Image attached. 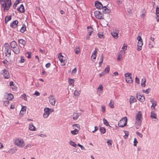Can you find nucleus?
<instances>
[{"label": "nucleus", "mask_w": 159, "mask_h": 159, "mask_svg": "<svg viewBox=\"0 0 159 159\" xmlns=\"http://www.w3.org/2000/svg\"><path fill=\"white\" fill-rule=\"evenodd\" d=\"M142 120V113L139 111L135 115V125L136 128L139 129V128L141 124Z\"/></svg>", "instance_id": "f257e3e1"}, {"label": "nucleus", "mask_w": 159, "mask_h": 159, "mask_svg": "<svg viewBox=\"0 0 159 159\" xmlns=\"http://www.w3.org/2000/svg\"><path fill=\"white\" fill-rule=\"evenodd\" d=\"M0 2L4 11L9 10L11 5V0H0Z\"/></svg>", "instance_id": "f03ea898"}, {"label": "nucleus", "mask_w": 159, "mask_h": 159, "mask_svg": "<svg viewBox=\"0 0 159 159\" xmlns=\"http://www.w3.org/2000/svg\"><path fill=\"white\" fill-rule=\"evenodd\" d=\"M14 144L19 148H22L25 146V143L23 139L21 138H17L14 140Z\"/></svg>", "instance_id": "7ed1b4c3"}, {"label": "nucleus", "mask_w": 159, "mask_h": 159, "mask_svg": "<svg viewBox=\"0 0 159 159\" xmlns=\"http://www.w3.org/2000/svg\"><path fill=\"white\" fill-rule=\"evenodd\" d=\"M54 110L52 108H50L48 107H45L44 109V113L43 117L44 118H47L50 114L53 112Z\"/></svg>", "instance_id": "20e7f679"}, {"label": "nucleus", "mask_w": 159, "mask_h": 159, "mask_svg": "<svg viewBox=\"0 0 159 159\" xmlns=\"http://www.w3.org/2000/svg\"><path fill=\"white\" fill-rule=\"evenodd\" d=\"M5 53L6 56L9 57L11 55V50L9 44L5 43L4 45Z\"/></svg>", "instance_id": "39448f33"}, {"label": "nucleus", "mask_w": 159, "mask_h": 159, "mask_svg": "<svg viewBox=\"0 0 159 159\" xmlns=\"http://www.w3.org/2000/svg\"><path fill=\"white\" fill-rule=\"evenodd\" d=\"M58 58L61 62V66H64L66 64L67 62L66 58L62 56L61 53L59 54Z\"/></svg>", "instance_id": "423d86ee"}, {"label": "nucleus", "mask_w": 159, "mask_h": 159, "mask_svg": "<svg viewBox=\"0 0 159 159\" xmlns=\"http://www.w3.org/2000/svg\"><path fill=\"white\" fill-rule=\"evenodd\" d=\"M137 39L138 41L137 49L138 51H140L142 49V46L143 45V41L141 37L139 36H138L137 38Z\"/></svg>", "instance_id": "0eeeda50"}, {"label": "nucleus", "mask_w": 159, "mask_h": 159, "mask_svg": "<svg viewBox=\"0 0 159 159\" xmlns=\"http://www.w3.org/2000/svg\"><path fill=\"white\" fill-rule=\"evenodd\" d=\"M127 117H125L123 118L119 122L118 125L119 127H123L125 126L127 123Z\"/></svg>", "instance_id": "6e6552de"}, {"label": "nucleus", "mask_w": 159, "mask_h": 159, "mask_svg": "<svg viewBox=\"0 0 159 159\" xmlns=\"http://www.w3.org/2000/svg\"><path fill=\"white\" fill-rule=\"evenodd\" d=\"M125 80L128 83H131L133 82V79L132 78V74L129 73H127L125 74Z\"/></svg>", "instance_id": "1a4fd4ad"}, {"label": "nucleus", "mask_w": 159, "mask_h": 159, "mask_svg": "<svg viewBox=\"0 0 159 159\" xmlns=\"http://www.w3.org/2000/svg\"><path fill=\"white\" fill-rule=\"evenodd\" d=\"M88 33L86 36L87 40H89L90 39V36L91 35L92 33L93 32V30L92 27L90 26L87 27Z\"/></svg>", "instance_id": "9d476101"}, {"label": "nucleus", "mask_w": 159, "mask_h": 159, "mask_svg": "<svg viewBox=\"0 0 159 159\" xmlns=\"http://www.w3.org/2000/svg\"><path fill=\"white\" fill-rule=\"evenodd\" d=\"M94 14L95 17L98 19H101L104 18L103 14L98 11H95L94 12Z\"/></svg>", "instance_id": "9b49d317"}, {"label": "nucleus", "mask_w": 159, "mask_h": 159, "mask_svg": "<svg viewBox=\"0 0 159 159\" xmlns=\"http://www.w3.org/2000/svg\"><path fill=\"white\" fill-rule=\"evenodd\" d=\"M1 74L3 75L5 79H8L10 77V75L9 72L8 71L5 69L1 71Z\"/></svg>", "instance_id": "f8f14e48"}, {"label": "nucleus", "mask_w": 159, "mask_h": 159, "mask_svg": "<svg viewBox=\"0 0 159 159\" xmlns=\"http://www.w3.org/2000/svg\"><path fill=\"white\" fill-rule=\"evenodd\" d=\"M119 30H115L111 33L112 36L115 39H117L118 38V34Z\"/></svg>", "instance_id": "ddd939ff"}, {"label": "nucleus", "mask_w": 159, "mask_h": 159, "mask_svg": "<svg viewBox=\"0 0 159 159\" xmlns=\"http://www.w3.org/2000/svg\"><path fill=\"white\" fill-rule=\"evenodd\" d=\"M103 86L102 85L100 84L97 89V94L99 96H100L103 93Z\"/></svg>", "instance_id": "4468645a"}, {"label": "nucleus", "mask_w": 159, "mask_h": 159, "mask_svg": "<svg viewBox=\"0 0 159 159\" xmlns=\"http://www.w3.org/2000/svg\"><path fill=\"white\" fill-rule=\"evenodd\" d=\"M136 97L141 102H143L145 100L144 96L143 95H141L139 94H136Z\"/></svg>", "instance_id": "2eb2a0df"}, {"label": "nucleus", "mask_w": 159, "mask_h": 159, "mask_svg": "<svg viewBox=\"0 0 159 159\" xmlns=\"http://www.w3.org/2000/svg\"><path fill=\"white\" fill-rule=\"evenodd\" d=\"M49 99L50 104L52 105H54L56 102V100L53 96L52 95L50 96L49 97Z\"/></svg>", "instance_id": "dca6fc26"}, {"label": "nucleus", "mask_w": 159, "mask_h": 159, "mask_svg": "<svg viewBox=\"0 0 159 159\" xmlns=\"http://www.w3.org/2000/svg\"><path fill=\"white\" fill-rule=\"evenodd\" d=\"M127 48V45L125 43L123 44V46L122 48V50L120 51V54H125V51Z\"/></svg>", "instance_id": "f3484780"}, {"label": "nucleus", "mask_w": 159, "mask_h": 159, "mask_svg": "<svg viewBox=\"0 0 159 159\" xmlns=\"http://www.w3.org/2000/svg\"><path fill=\"white\" fill-rule=\"evenodd\" d=\"M97 48H96L92 53L91 58L92 61H94V60L96 58L97 54Z\"/></svg>", "instance_id": "a211bd4d"}, {"label": "nucleus", "mask_w": 159, "mask_h": 159, "mask_svg": "<svg viewBox=\"0 0 159 159\" xmlns=\"http://www.w3.org/2000/svg\"><path fill=\"white\" fill-rule=\"evenodd\" d=\"M137 101V100L135 97L133 96H131L129 99V102L130 105H131L133 103Z\"/></svg>", "instance_id": "6ab92c4d"}, {"label": "nucleus", "mask_w": 159, "mask_h": 159, "mask_svg": "<svg viewBox=\"0 0 159 159\" xmlns=\"http://www.w3.org/2000/svg\"><path fill=\"white\" fill-rule=\"evenodd\" d=\"M95 6L98 9H102L103 7L101 3L98 1L95 2Z\"/></svg>", "instance_id": "aec40b11"}, {"label": "nucleus", "mask_w": 159, "mask_h": 159, "mask_svg": "<svg viewBox=\"0 0 159 159\" xmlns=\"http://www.w3.org/2000/svg\"><path fill=\"white\" fill-rule=\"evenodd\" d=\"M18 21L17 20H14L11 23V27L15 28H16L18 25Z\"/></svg>", "instance_id": "412c9836"}, {"label": "nucleus", "mask_w": 159, "mask_h": 159, "mask_svg": "<svg viewBox=\"0 0 159 159\" xmlns=\"http://www.w3.org/2000/svg\"><path fill=\"white\" fill-rule=\"evenodd\" d=\"M103 12L105 14H109L111 12V10L106 6H104L102 8Z\"/></svg>", "instance_id": "4be33fe9"}, {"label": "nucleus", "mask_w": 159, "mask_h": 159, "mask_svg": "<svg viewBox=\"0 0 159 159\" xmlns=\"http://www.w3.org/2000/svg\"><path fill=\"white\" fill-rule=\"evenodd\" d=\"M75 80L71 78H69L68 80V83L69 85L71 86L72 87H73L74 86V82Z\"/></svg>", "instance_id": "5701e85b"}, {"label": "nucleus", "mask_w": 159, "mask_h": 159, "mask_svg": "<svg viewBox=\"0 0 159 159\" xmlns=\"http://www.w3.org/2000/svg\"><path fill=\"white\" fill-rule=\"evenodd\" d=\"M29 129L32 131H35L36 130V128L34 126L32 123H31L29 125Z\"/></svg>", "instance_id": "b1692460"}, {"label": "nucleus", "mask_w": 159, "mask_h": 159, "mask_svg": "<svg viewBox=\"0 0 159 159\" xmlns=\"http://www.w3.org/2000/svg\"><path fill=\"white\" fill-rule=\"evenodd\" d=\"M150 102L152 104V105L151 106V108L152 110H155V107L157 105V103L156 102L154 101L152 99L151 100Z\"/></svg>", "instance_id": "393cba45"}, {"label": "nucleus", "mask_w": 159, "mask_h": 159, "mask_svg": "<svg viewBox=\"0 0 159 159\" xmlns=\"http://www.w3.org/2000/svg\"><path fill=\"white\" fill-rule=\"evenodd\" d=\"M156 17L157 21H159V8L157 7L156 8Z\"/></svg>", "instance_id": "a878e982"}, {"label": "nucleus", "mask_w": 159, "mask_h": 159, "mask_svg": "<svg viewBox=\"0 0 159 159\" xmlns=\"http://www.w3.org/2000/svg\"><path fill=\"white\" fill-rule=\"evenodd\" d=\"M17 10L20 12L23 13L25 11V9L23 4L20 5V6L17 9Z\"/></svg>", "instance_id": "bb28decb"}, {"label": "nucleus", "mask_w": 159, "mask_h": 159, "mask_svg": "<svg viewBox=\"0 0 159 159\" xmlns=\"http://www.w3.org/2000/svg\"><path fill=\"white\" fill-rule=\"evenodd\" d=\"M6 96L7 97V99L9 100H11L14 98L13 95L10 93L7 94V96L6 95Z\"/></svg>", "instance_id": "cd10ccee"}, {"label": "nucleus", "mask_w": 159, "mask_h": 159, "mask_svg": "<svg viewBox=\"0 0 159 159\" xmlns=\"http://www.w3.org/2000/svg\"><path fill=\"white\" fill-rule=\"evenodd\" d=\"M12 51L16 54H19L20 52L19 48L17 47L12 49Z\"/></svg>", "instance_id": "c85d7f7f"}, {"label": "nucleus", "mask_w": 159, "mask_h": 159, "mask_svg": "<svg viewBox=\"0 0 159 159\" xmlns=\"http://www.w3.org/2000/svg\"><path fill=\"white\" fill-rule=\"evenodd\" d=\"M10 45L11 48L13 49L17 46V44L15 41H12L10 43Z\"/></svg>", "instance_id": "c756f323"}, {"label": "nucleus", "mask_w": 159, "mask_h": 159, "mask_svg": "<svg viewBox=\"0 0 159 159\" xmlns=\"http://www.w3.org/2000/svg\"><path fill=\"white\" fill-rule=\"evenodd\" d=\"M20 44H21L23 46H24L26 43V41L23 39H20L18 40Z\"/></svg>", "instance_id": "7c9ffc66"}, {"label": "nucleus", "mask_w": 159, "mask_h": 159, "mask_svg": "<svg viewBox=\"0 0 159 159\" xmlns=\"http://www.w3.org/2000/svg\"><path fill=\"white\" fill-rule=\"evenodd\" d=\"M79 116H80V115L79 113H75L73 114V119L75 120H76L78 118Z\"/></svg>", "instance_id": "2f4dec72"}, {"label": "nucleus", "mask_w": 159, "mask_h": 159, "mask_svg": "<svg viewBox=\"0 0 159 159\" xmlns=\"http://www.w3.org/2000/svg\"><path fill=\"white\" fill-rule=\"evenodd\" d=\"M114 102L113 100H111L108 104L109 106L111 108H113L114 107Z\"/></svg>", "instance_id": "473e14b6"}, {"label": "nucleus", "mask_w": 159, "mask_h": 159, "mask_svg": "<svg viewBox=\"0 0 159 159\" xmlns=\"http://www.w3.org/2000/svg\"><path fill=\"white\" fill-rule=\"evenodd\" d=\"M146 82V78H143L141 80V86L143 87H145V83Z\"/></svg>", "instance_id": "72a5a7b5"}, {"label": "nucleus", "mask_w": 159, "mask_h": 159, "mask_svg": "<svg viewBox=\"0 0 159 159\" xmlns=\"http://www.w3.org/2000/svg\"><path fill=\"white\" fill-rule=\"evenodd\" d=\"M81 93L80 90H75L74 93V95L76 97H78L80 96Z\"/></svg>", "instance_id": "f704fd0d"}, {"label": "nucleus", "mask_w": 159, "mask_h": 159, "mask_svg": "<svg viewBox=\"0 0 159 159\" xmlns=\"http://www.w3.org/2000/svg\"><path fill=\"white\" fill-rule=\"evenodd\" d=\"M151 118L152 119H156L157 118V115L154 112V111H151Z\"/></svg>", "instance_id": "c9c22d12"}, {"label": "nucleus", "mask_w": 159, "mask_h": 159, "mask_svg": "<svg viewBox=\"0 0 159 159\" xmlns=\"http://www.w3.org/2000/svg\"><path fill=\"white\" fill-rule=\"evenodd\" d=\"M16 149L12 148L10 149L7 152V153H9L10 154H13L16 152Z\"/></svg>", "instance_id": "e433bc0d"}, {"label": "nucleus", "mask_w": 159, "mask_h": 159, "mask_svg": "<svg viewBox=\"0 0 159 159\" xmlns=\"http://www.w3.org/2000/svg\"><path fill=\"white\" fill-rule=\"evenodd\" d=\"M110 70V67L109 66H107L103 71L106 74L109 73Z\"/></svg>", "instance_id": "4c0bfd02"}, {"label": "nucleus", "mask_w": 159, "mask_h": 159, "mask_svg": "<svg viewBox=\"0 0 159 159\" xmlns=\"http://www.w3.org/2000/svg\"><path fill=\"white\" fill-rule=\"evenodd\" d=\"M103 123L105 125L107 126H109L111 127V126L109 125V123L108 122L106 119L105 118H103Z\"/></svg>", "instance_id": "58836bf2"}, {"label": "nucleus", "mask_w": 159, "mask_h": 159, "mask_svg": "<svg viewBox=\"0 0 159 159\" xmlns=\"http://www.w3.org/2000/svg\"><path fill=\"white\" fill-rule=\"evenodd\" d=\"M79 132L78 130L77 129H75V130H72L71 131V134L73 135H75L77 134Z\"/></svg>", "instance_id": "ea45409f"}, {"label": "nucleus", "mask_w": 159, "mask_h": 159, "mask_svg": "<svg viewBox=\"0 0 159 159\" xmlns=\"http://www.w3.org/2000/svg\"><path fill=\"white\" fill-rule=\"evenodd\" d=\"M75 53L76 54H79L80 53V48L78 47H76V48L75 49Z\"/></svg>", "instance_id": "a19ab883"}, {"label": "nucleus", "mask_w": 159, "mask_h": 159, "mask_svg": "<svg viewBox=\"0 0 159 159\" xmlns=\"http://www.w3.org/2000/svg\"><path fill=\"white\" fill-rule=\"evenodd\" d=\"M11 16H7L5 18V22L6 23H7L8 21L11 20Z\"/></svg>", "instance_id": "79ce46f5"}, {"label": "nucleus", "mask_w": 159, "mask_h": 159, "mask_svg": "<svg viewBox=\"0 0 159 159\" xmlns=\"http://www.w3.org/2000/svg\"><path fill=\"white\" fill-rule=\"evenodd\" d=\"M26 26L25 25H23L20 30V31L21 33H24L26 30Z\"/></svg>", "instance_id": "37998d69"}, {"label": "nucleus", "mask_w": 159, "mask_h": 159, "mask_svg": "<svg viewBox=\"0 0 159 159\" xmlns=\"http://www.w3.org/2000/svg\"><path fill=\"white\" fill-rule=\"evenodd\" d=\"M69 143L70 145L74 147H76V144L74 142L72 141H70L69 142Z\"/></svg>", "instance_id": "c03bdc74"}, {"label": "nucleus", "mask_w": 159, "mask_h": 159, "mask_svg": "<svg viewBox=\"0 0 159 159\" xmlns=\"http://www.w3.org/2000/svg\"><path fill=\"white\" fill-rule=\"evenodd\" d=\"M25 60L23 56H21L20 57V60L19 61V62L20 63H23L25 62Z\"/></svg>", "instance_id": "a18cd8bd"}, {"label": "nucleus", "mask_w": 159, "mask_h": 159, "mask_svg": "<svg viewBox=\"0 0 159 159\" xmlns=\"http://www.w3.org/2000/svg\"><path fill=\"white\" fill-rule=\"evenodd\" d=\"M100 61L99 62V64L100 66H101L102 64L103 60V55H102L100 58Z\"/></svg>", "instance_id": "49530a36"}, {"label": "nucleus", "mask_w": 159, "mask_h": 159, "mask_svg": "<svg viewBox=\"0 0 159 159\" xmlns=\"http://www.w3.org/2000/svg\"><path fill=\"white\" fill-rule=\"evenodd\" d=\"M26 108L25 106H23L21 110L20 113L21 114L24 113L25 112L26 110Z\"/></svg>", "instance_id": "de8ad7c7"}, {"label": "nucleus", "mask_w": 159, "mask_h": 159, "mask_svg": "<svg viewBox=\"0 0 159 159\" xmlns=\"http://www.w3.org/2000/svg\"><path fill=\"white\" fill-rule=\"evenodd\" d=\"M155 43L154 42H152L150 41L149 44V46L150 48H151L153 47L154 45H155Z\"/></svg>", "instance_id": "09e8293b"}, {"label": "nucleus", "mask_w": 159, "mask_h": 159, "mask_svg": "<svg viewBox=\"0 0 159 159\" xmlns=\"http://www.w3.org/2000/svg\"><path fill=\"white\" fill-rule=\"evenodd\" d=\"M108 146H111L112 144V141L111 139L107 140V142Z\"/></svg>", "instance_id": "8fccbe9b"}, {"label": "nucleus", "mask_w": 159, "mask_h": 159, "mask_svg": "<svg viewBox=\"0 0 159 159\" xmlns=\"http://www.w3.org/2000/svg\"><path fill=\"white\" fill-rule=\"evenodd\" d=\"M100 130L101 132L103 134H104L106 132V129L104 127H101Z\"/></svg>", "instance_id": "3c124183"}, {"label": "nucleus", "mask_w": 159, "mask_h": 159, "mask_svg": "<svg viewBox=\"0 0 159 159\" xmlns=\"http://www.w3.org/2000/svg\"><path fill=\"white\" fill-rule=\"evenodd\" d=\"M9 103V101L7 100L3 102V105L5 106H7Z\"/></svg>", "instance_id": "603ef678"}, {"label": "nucleus", "mask_w": 159, "mask_h": 159, "mask_svg": "<svg viewBox=\"0 0 159 159\" xmlns=\"http://www.w3.org/2000/svg\"><path fill=\"white\" fill-rule=\"evenodd\" d=\"M125 133V135L124 136V138L125 139H126L127 138L129 135V132L127 131H124Z\"/></svg>", "instance_id": "864d4df0"}, {"label": "nucleus", "mask_w": 159, "mask_h": 159, "mask_svg": "<svg viewBox=\"0 0 159 159\" xmlns=\"http://www.w3.org/2000/svg\"><path fill=\"white\" fill-rule=\"evenodd\" d=\"M21 97L22 99H24L25 100H27L26 96L25 94L24 93V94H23L21 96Z\"/></svg>", "instance_id": "5fc2aeb1"}, {"label": "nucleus", "mask_w": 159, "mask_h": 159, "mask_svg": "<svg viewBox=\"0 0 159 159\" xmlns=\"http://www.w3.org/2000/svg\"><path fill=\"white\" fill-rule=\"evenodd\" d=\"M11 88L12 89L13 91H16L17 88V87L15 85H14L13 86H11Z\"/></svg>", "instance_id": "6e6d98bb"}, {"label": "nucleus", "mask_w": 159, "mask_h": 159, "mask_svg": "<svg viewBox=\"0 0 159 159\" xmlns=\"http://www.w3.org/2000/svg\"><path fill=\"white\" fill-rule=\"evenodd\" d=\"M150 89H148L146 90H143L142 92L144 93H146L148 94L149 93V92L150 91Z\"/></svg>", "instance_id": "4d7b16f0"}, {"label": "nucleus", "mask_w": 159, "mask_h": 159, "mask_svg": "<svg viewBox=\"0 0 159 159\" xmlns=\"http://www.w3.org/2000/svg\"><path fill=\"white\" fill-rule=\"evenodd\" d=\"M124 55L120 54H120L118 55L117 57V60L119 61H120L122 58V55Z\"/></svg>", "instance_id": "13d9d810"}, {"label": "nucleus", "mask_w": 159, "mask_h": 159, "mask_svg": "<svg viewBox=\"0 0 159 159\" xmlns=\"http://www.w3.org/2000/svg\"><path fill=\"white\" fill-rule=\"evenodd\" d=\"M102 111L103 113H104L105 112L106 107L104 105H102L101 106Z\"/></svg>", "instance_id": "bf43d9fd"}, {"label": "nucleus", "mask_w": 159, "mask_h": 159, "mask_svg": "<svg viewBox=\"0 0 159 159\" xmlns=\"http://www.w3.org/2000/svg\"><path fill=\"white\" fill-rule=\"evenodd\" d=\"M31 146H32L31 144H28L25 147V148L27 149H28L29 148H31Z\"/></svg>", "instance_id": "052dcab7"}, {"label": "nucleus", "mask_w": 159, "mask_h": 159, "mask_svg": "<svg viewBox=\"0 0 159 159\" xmlns=\"http://www.w3.org/2000/svg\"><path fill=\"white\" fill-rule=\"evenodd\" d=\"M136 134L140 137L142 138L143 136L142 134H141V133L139 132H136Z\"/></svg>", "instance_id": "680f3d73"}, {"label": "nucleus", "mask_w": 159, "mask_h": 159, "mask_svg": "<svg viewBox=\"0 0 159 159\" xmlns=\"http://www.w3.org/2000/svg\"><path fill=\"white\" fill-rule=\"evenodd\" d=\"M106 74V73L104 71H103L102 72L99 74V75L101 77L104 76Z\"/></svg>", "instance_id": "e2e57ef3"}, {"label": "nucleus", "mask_w": 159, "mask_h": 159, "mask_svg": "<svg viewBox=\"0 0 159 159\" xmlns=\"http://www.w3.org/2000/svg\"><path fill=\"white\" fill-rule=\"evenodd\" d=\"M134 146H136L137 145V143H138V141L136 138L134 139Z\"/></svg>", "instance_id": "0e129e2a"}, {"label": "nucleus", "mask_w": 159, "mask_h": 159, "mask_svg": "<svg viewBox=\"0 0 159 159\" xmlns=\"http://www.w3.org/2000/svg\"><path fill=\"white\" fill-rule=\"evenodd\" d=\"M135 82L137 84H139V80L137 77H136L135 78Z\"/></svg>", "instance_id": "69168bd1"}, {"label": "nucleus", "mask_w": 159, "mask_h": 159, "mask_svg": "<svg viewBox=\"0 0 159 159\" xmlns=\"http://www.w3.org/2000/svg\"><path fill=\"white\" fill-rule=\"evenodd\" d=\"M34 94L36 96H39L40 94V93L37 91H36L34 93Z\"/></svg>", "instance_id": "338daca9"}, {"label": "nucleus", "mask_w": 159, "mask_h": 159, "mask_svg": "<svg viewBox=\"0 0 159 159\" xmlns=\"http://www.w3.org/2000/svg\"><path fill=\"white\" fill-rule=\"evenodd\" d=\"M98 37L99 38L102 39L103 37V35L102 34H98Z\"/></svg>", "instance_id": "774afa93"}]
</instances>
